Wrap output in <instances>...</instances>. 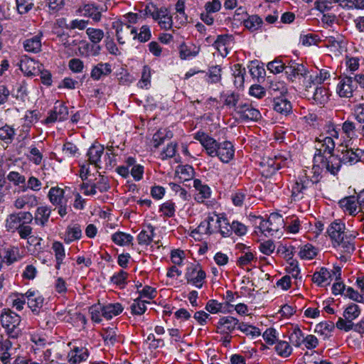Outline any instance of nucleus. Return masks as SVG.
I'll return each instance as SVG.
<instances>
[{
  "label": "nucleus",
  "instance_id": "obj_1",
  "mask_svg": "<svg viewBox=\"0 0 364 364\" xmlns=\"http://www.w3.org/2000/svg\"><path fill=\"white\" fill-rule=\"evenodd\" d=\"M33 220V215L28 211H20L9 215L5 221V228L8 232H18L21 239L31 237L33 228L29 225Z\"/></svg>",
  "mask_w": 364,
  "mask_h": 364
},
{
  "label": "nucleus",
  "instance_id": "obj_2",
  "mask_svg": "<svg viewBox=\"0 0 364 364\" xmlns=\"http://www.w3.org/2000/svg\"><path fill=\"white\" fill-rule=\"evenodd\" d=\"M231 224L227 218L218 214H212L198 227V232L212 234L218 231L222 236L228 237L232 234Z\"/></svg>",
  "mask_w": 364,
  "mask_h": 364
},
{
  "label": "nucleus",
  "instance_id": "obj_3",
  "mask_svg": "<svg viewBox=\"0 0 364 364\" xmlns=\"http://www.w3.org/2000/svg\"><path fill=\"white\" fill-rule=\"evenodd\" d=\"M141 18V16L136 13L129 12L123 16L122 21H114L113 28L116 29L117 39L119 43L124 44L127 38L129 37L133 24H136Z\"/></svg>",
  "mask_w": 364,
  "mask_h": 364
},
{
  "label": "nucleus",
  "instance_id": "obj_4",
  "mask_svg": "<svg viewBox=\"0 0 364 364\" xmlns=\"http://www.w3.org/2000/svg\"><path fill=\"white\" fill-rule=\"evenodd\" d=\"M145 14L156 21L161 29L170 30L173 25V16L166 7H157L154 4L146 5Z\"/></svg>",
  "mask_w": 364,
  "mask_h": 364
},
{
  "label": "nucleus",
  "instance_id": "obj_5",
  "mask_svg": "<svg viewBox=\"0 0 364 364\" xmlns=\"http://www.w3.org/2000/svg\"><path fill=\"white\" fill-rule=\"evenodd\" d=\"M0 321L10 337L15 338L21 333V317L11 310L4 309L0 316Z\"/></svg>",
  "mask_w": 364,
  "mask_h": 364
},
{
  "label": "nucleus",
  "instance_id": "obj_6",
  "mask_svg": "<svg viewBox=\"0 0 364 364\" xmlns=\"http://www.w3.org/2000/svg\"><path fill=\"white\" fill-rule=\"evenodd\" d=\"M264 235H273L282 228H284V222L282 215L278 213H271L267 220H262L259 226Z\"/></svg>",
  "mask_w": 364,
  "mask_h": 364
},
{
  "label": "nucleus",
  "instance_id": "obj_7",
  "mask_svg": "<svg viewBox=\"0 0 364 364\" xmlns=\"http://www.w3.org/2000/svg\"><path fill=\"white\" fill-rule=\"evenodd\" d=\"M185 277L188 283L200 289L205 282L206 274L199 264H191L187 267Z\"/></svg>",
  "mask_w": 364,
  "mask_h": 364
},
{
  "label": "nucleus",
  "instance_id": "obj_8",
  "mask_svg": "<svg viewBox=\"0 0 364 364\" xmlns=\"http://www.w3.org/2000/svg\"><path fill=\"white\" fill-rule=\"evenodd\" d=\"M346 150L341 152V163L346 165H353L362 160L363 152L355 142L345 144Z\"/></svg>",
  "mask_w": 364,
  "mask_h": 364
},
{
  "label": "nucleus",
  "instance_id": "obj_9",
  "mask_svg": "<svg viewBox=\"0 0 364 364\" xmlns=\"http://www.w3.org/2000/svg\"><path fill=\"white\" fill-rule=\"evenodd\" d=\"M314 162L320 164L322 168H325L333 175L337 173L342 164L341 158L333 154L326 156H314Z\"/></svg>",
  "mask_w": 364,
  "mask_h": 364
},
{
  "label": "nucleus",
  "instance_id": "obj_10",
  "mask_svg": "<svg viewBox=\"0 0 364 364\" xmlns=\"http://www.w3.org/2000/svg\"><path fill=\"white\" fill-rule=\"evenodd\" d=\"M194 139L200 143L208 156L215 157L216 149L220 143L214 138L204 132H198L194 134Z\"/></svg>",
  "mask_w": 364,
  "mask_h": 364
},
{
  "label": "nucleus",
  "instance_id": "obj_11",
  "mask_svg": "<svg viewBox=\"0 0 364 364\" xmlns=\"http://www.w3.org/2000/svg\"><path fill=\"white\" fill-rule=\"evenodd\" d=\"M356 89L354 78L348 76L341 77L336 87V92L341 97L350 98L353 97Z\"/></svg>",
  "mask_w": 364,
  "mask_h": 364
},
{
  "label": "nucleus",
  "instance_id": "obj_12",
  "mask_svg": "<svg viewBox=\"0 0 364 364\" xmlns=\"http://www.w3.org/2000/svg\"><path fill=\"white\" fill-rule=\"evenodd\" d=\"M236 113L244 121H257L261 117L260 112L249 103H240L236 108Z\"/></svg>",
  "mask_w": 364,
  "mask_h": 364
},
{
  "label": "nucleus",
  "instance_id": "obj_13",
  "mask_svg": "<svg viewBox=\"0 0 364 364\" xmlns=\"http://www.w3.org/2000/svg\"><path fill=\"white\" fill-rule=\"evenodd\" d=\"M106 10L107 7L104 9L95 4H87L79 7L77 12L82 14L85 17L92 18L95 22H99L101 20L102 13Z\"/></svg>",
  "mask_w": 364,
  "mask_h": 364
},
{
  "label": "nucleus",
  "instance_id": "obj_14",
  "mask_svg": "<svg viewBox=\"0 0 364 364\" xmlns=\"http://www.w3.org/2000/svg\"><path fill=\"white\" fill-rule=\"evenodd\" d=\"M68 107L58 101L55 103L53 110L46 119V122L48 124L56 121H64L68 119Z\"/></svg>",
  "mask_w": 364,
  "mask_h": 364
},
{
  "label": "nucleus",
  "instance_id": "obj_15",
  "mask_svg": "<svg viewBox=\"0 0 364 364\" xmlns=\"http://www.w3.org/2000/svg\"><path fill=\"white\" fill-rule=\"evenodd\" d=\"M240 321L235 317L228 316L220 318L216 325L218 333H231L235 328L238 329Z\"/></svg>",
  "mask_w": 364,
  "mask_h": 364
},
{
  "label": "nucleus",
  "instance_id": "obj_16",
  "mask_svg": "<svg viewBox=\"0 0 364 364\" xmlns=\"http://www.w3.org/2000/svg\"><path fill=\"white\" fill-rule=\"evenodd\" d=\"M318 143L316 146V153L314 156H326L333 154L336 142L331 137L320 136L317 140Z\"/></svg>",
  "mask_w": 364,
  "mask_h": 364
},
{
  "label": "nucleus",
  "instance_id": "obj_17",
  "mask_svg": "<svg viewBox=\"0 0 364 364\" xmlns=\"http://www.w3.org/2000/svg\"><path fill=\"white\" fill-rule=\"evenodd\" d=\"M287 77L291 80L294 81L296 79L300 80L301 78H304V80L308 79V70L302 64L292 63L290 65H287L285 71Z\"/></svg>",
  "mask_w": 364,
  "mask_h": 364
},
{
  "label": "nucleus",
  "instance_id": "obj_18",
  "mask_svg": "<svg viewBox=\"0 0 364 364\" xmlns=\"http://www.w3.org/2000/svg\"><path fill=\"white\" fill-rule=\"evenodd\" d=\"M216 151L215 156H218L223 163L230 162L235 155L234 146L232 143L228 141L220 143Z\"/></svg>",
  "mask_w": 364,
  "mask_h": 364
},
{
  "label": "nucleus",
  "instance_id": "obj_19",
  "mask_svg": "<svg viewBox=\"0 0 364 364\" xmlns=\"http://www.w3.org/2000/svg\"><path fill=\"white\" fill-rule=\"evenodd\" d=\"M27 300L28 307L33 312L38 313L43 306L44 299L38 291L28 290L23 295Z\"/></svg>",
  "mask_w": 364,
  "mask_h": 364
},
{
  "label": "nucleus",
  "instance_id": "obj_20",
  "mask_svg": "<svg viewBox=\"0 0 364 364\" xmlns=\"http://www.w3.org/2000/svg\"><path fill=\"white\" fill-rule=\"evenodd\" d=\"M104 153V146L100 144H92L87 154L90 164H94L96 167L101 168L102 161L101 156Z\"/></svg>",
  "mask_w": 364,
  "mask_h": 364
},
{
  "label": "nucleus",
  "instance_id": "obj_21",
  "mask_svg": "<svg viewBox=\"0 0 364 364\" xmlns=\"http://www.w3.org/2000/svg\"><path fill=\"white\" fill-rule=\"evenodd\" d=\"M112 72V65L108 63H99L93 66L90 72V77L94 80H99L108 76Z\"/></svg>",
  "mask_w": 364,
  "mask_h": 364
},
{
  "label": "nucleus",
  "instance_id": "obj_22",
  "mask_svg": "<svg viewBox=\"0 0 364 364\" xmlns=\"http://www.w3.org/2000/svg\"><path fill=\"white\" fill-rule=\"evenodd\" d=\"M193 188L197 192L195 199L198 202L203 203L205 199L210 197L211 191L210 187L203 183L200 179H195L193 181Z\"/></svg>",
  "mask_w": 364,
  "mask_h": 364
},
{
  "label": "nucleus",
  "instance_id": "obj_23",
  "mask_svg": "<svg viewBox=\"0 0 364 364\" xmlns=\"http://www.w3.org/2000/svg\"><path fill=\"white\" fill-rule=\"evenodd\" d=\"M14 348L11 341L6 339H1L0 341V360L4 364H9Z\"/></svg>",
  "mask_w": 364,
  "mask_h": 364
},
{
  "label": "nucleus",
  "instance_id": "obj_24",
  "mask_svg": "<svg viewBox=\"0 0 364 364\" xmlns=\"http://www.w3.org/2000/svg\"><path fill=\"white\" fill-rule=\"evenodd\" d=\"M232 42V36L228 35L218 36L214 43L215 48L218 50L219 53L225 57L228 53V48Z\"/></svg>",
  "mask_w": 364,
  "mask_h": 364
},
{
  "label": "nucleus",
  "instance_id": "obj_25",
  "mask_svg": "<svg viewBox=\"0 0 364 364\" xmlns=\"http://www.w3.org/2000/svg\"><path fill=\"white\" fill-rule=\"evenodd\" d=\"M308 177L306 176V179L299 178V181H296L292 186L291 197L294 200H299L303 198L304 191L308 188L309 184Z\"/></svg>",
  "mask_w": 364,
  "mask_h": 364
},
{
  "label": "nucleus",
  "instance_id": "obj_26",
  "mask_svg": "<svg viewBox=\"0 0 364 364\" xmlns=\"http://www.w3.org/2000/svg\"><path fill=\"white\" fill-rule=\"evenodd\" d=\"M344 230L345 224L336 220L332 223L328 228V233L334 242L336 241L343 240V237H346Z\"/></svg>",
  "mask_w": 364,
  "mask_h": 364
},
{
  "label": "nucleus",
  "instance_id": "obj_27",
  "mask_svg": "<svg viewBox=\"0 0 364 364\" xmlns=\"http://www.w3.org/2000/svg\"><path fill=\"white\" fill-rule=\"evenodd\" d=\"M88 350L85 348L75 347L68 355V362L70 364H77L87 360Z\"/></svg>",
  "mask_w": 364,
  "mask_h": 364
},
{
  "label": "nucleus",
  "instance_id": "obj_28",
  "mask_svg": "<svg viewBox=\"0 0 364 364\" xmlns=\"http://www.w3.org/2000/svg\"><path fill=\"white\" fill-rule=\"evenodd\" d=\"M330 77V73L327 69H321L318 73L308 76L306 82H304L306 89L311 87V84L316 85L323 83Z\"/></svg>",
  "mask_w": 364,
  "mask_h": 364
},
{
  "label": "nucleus",
  "instance_id": "obj_29",
  "mask_svg": "<svg viewBox=\"0 0 364 364\" xmlns=\"http://www.w3.org/2000/svg\"><path fill=\"white\" fill-rule=\"evenodd\" d=\"M38 204L36 196L34 195H23L18 197L14 202V206L16 209H23L26 207L33 208Z\"/></svg>",
  "mask_w": 364,
  "mask_h": 364
},
{
  "label": "nucleus",
  "instance_id": "obj_30",
  "mask_svg": "<svg viewBox=\"0 0 364 364\" xmlns=\"http://www.w3.org/2000/svg\"><path fill=\"white\" fill-rule=\"evenodd\" d=\"M273 109L277 112L287 115L291 112V102L283 97H276L273 100Z\"/></svg>",
  "mask_w": 364,
  "mask_h": 364
},
{
  "label": "nucleus",
  "instance_id": "obj_31",
  "mask_svg": "<svg viewBox=\"0 0 364 364\" xmlns=\"http://www.w3.org/2000/svg\"><path fill=\"white\" fill-rule=\"evenodd\" d=\"M23 48L26 51L37 53L41 50V35H36L26 39L23 43Z\"/></svg>",
  "mask_w": 364,
  "mask_h": 364
},
{
  "label": "nucleus",
  "instance_id": "obj_32",
  "mask_svg": "<svg viewBox=\"0 0 364 364\" xmlns=\"http://www.w3.org/2000/svg\"><path fill=\"white\" fill-rule=\"evenodd\" d=\"M51 210L46 205L38 207L33 216V220L37 225L44 226L48 221L50 216Z\"/></svg>",
  "mask_w": 364,
  "mask_h": 364
},
{
  "label": "nucleus",
  "instance_id": "obj_33",
  "mask_svg": "<svg viewBox=\"0 0 364 364\" xmlns=\"http://www.w3.org/2000/svg\"><path fill=\"white\" fill-rule=\"evenodd\" d=\"M20 69L25 75L33 76L40 71V65L32 59H26L21 61Z\"/></svg>",
  "mask_w": 364,
  "mask_h": 364
},
{
  "label": "nucleus",
  "instance_id": "obj_34",
  "mask_svg": "<svg viewBox=\"0 0 364 364\" xmlns=\"http://www.w3.org/2000/svg\"><path fill=\"white\" fill-rule=\"evenodd\" d=\"M358 201L355 196L346 197L340 200V206L345 212H348L350 215H355L359 211L358 209Z\"/></svg>",
  "mask_w": 364,
  "mask_h": 364
},
{
  "label": "nucleus",
  "instance_id": "obj_35",
  "mask_svg": "<svg viewBox=\"0 0 364 364\" xmlns=\"http://www.w3.org/2000/svg\"><path fill=\"white\" fill-rule=\"evenodd\" d=\"M82 236V230L80 226L77 224L68 225L66 228L64 241L69 244L74 240L80 239Z\"/></svg>",
  "mask_w": 364,
  "mask_h": 364
},
{
  "label": "nucleus",
  "instance_id": "obj_36",
  "mask_svg": "<svg viewBox=\"0 0 364 364\" xmlns=\"http://www.w3.org/2000/svg\"><path fill=\"white\" fill-rule=\"evenodd\" d=\"M200 52V48L195 45L183 43L179 47V55L182 60H187L196 57Z\"/></svg>",
  "mask_w": 364,
  "mask_h": 364
},
{
  "label": "nucleus",
  "instance_id": "obj_37",
  "mask_svg": "<svg viewBox=\"0 0 364 364\" xmlns=\"http://www.w3.org/2000/svg\"><path fill=\"white\" fill-rule=\"evenodd\" d=\"M64 194V189L58 187H52L48 192V198L50 203L54 205L64 203H67Z\"/></svg>",
  "mask_w": 364,
  "mask_h": 364
},
{
  "label": "nucleus",
  "instance_id": "obj_38",
  "mask_svg": "<svg viewBox=\"0 0 364 364\" xmlns=\"http://www.w3.org/2000/svg\"><path fill=\"white\" fill-rule=\"evenodd\" d=\"M331 274L325 267H321L319 271L316 272L312 276V281L319 286H324L330 283Z\"/></svg>",
  "mask_w": 364,
  "mask_h": 364
},
{
  "label": "nucleus",
  "instance_id": "obj_39",
  "mask_svg": "<svg viewBox=\"0 0 364 364\" xmlns=\"http://www.w3.org/2000/svg\"><path fill=\"white\" fill-rule=\"evenodd\" d=\"M112 241L119 246H127L132 243L134 237L130 234L117 231L112 235Z\"/></svg>",
  "mask_w": 364,
  "mask_h": 364
},
{
  "label": "nucleus",
  "instance_id": "obj_40",
  "mask_svg": "<svg viewBox=\"0 0 364 364\" xmlns=\"http://www.w3.org/2000/svg\"><path fill=\"white\" fill-rule=\"evenodd\" d=\"M123 309L119 303L109 304L102 306V316L107 319H111L113 316L121 314Z\"/></svg>",
  "mask_w": 364,
  "mask_h": 364
},
{
  "label": "nucleus",
  "instance_id": "obj_41",
  "mask_svg": "<svg viewBox=\"0 0 364 364\" xmlns=\"http://www.w3.org/2000/svg\"><path fill=\"white\" fill-rule=\"evenodd\" d=\"M131 35H133L134 39H137L140 42H146L151 37L150 28L147 25L142 26L139 33L136 28H132L129 36Z\"/></svg>",
  "mask_w": 364,
  "mask_h": 364
},
{
  "label": "nucleus",
  "instance_id": "obj_42",
  "mask_svg": "<svg viewBox=\"0 0 364 364\" xmlns=\"http://www.w3.org/2000/svg\"><path fill=\"white\" fill-rule=\"evenodd\" d=\"M243 24L250 31L254 32L261 28L263 21L259 16L252 15L243 21Z\"/></svg>",
  "mask_w": 364,
  "mask_h": 364
},
{
  "label": "nucleus",
  "instance_id": "obj_43",
  "mask_svg": "<svg viewBox=\"0 0 364 364\" xmlns=\"http://www.w3.org/2000/svg\"><path fill=\"white\" fill-rule=\"evenodd\" d=\"M154 235V228L151 225L147 226V230H142L137 236L138 243L141 245H148L151 243Z\"/></svg>",
  "mask_w": 364,
  "mask_h": 364
},
{
  "label": "nucleus",
  "instance_id": "obj_44",
  "mask_svg": "<svg viewBox=\"0 0 364 364\" xmlns=\"http://www.w3.org/2000/svg\"><path fill=\"white\" fill-rule=\"evenodd\" d=\"M52 250L55 253L56 259L55 268L59 269L64 258L65 257L64 246L60 242L55 241L52 245Z\"/></svg>",
  "mask_w": 364,
  "mask_h": 364
},
{
  "label": "nucleus",
  "instance_id": "obj_45",
  "mask_svg": "<svg viewBox=\"0 0 364 364\" xmlns=\"http://www.w3.org/2000/svg\"><path fill=\"white\" fill-rule=\"evenodd\" d=\"M194 173V170L189 165H180L176 167L175 174L180 180L186 181L190 180Z\"/></svg>",
  "mask_w": 364,
  "mask_h": 364
},
{
  "label": "nucleus",
  "instance_id": "obj_46",
  "mask_svg": "<svg viewBox=\"0 0 364 364\" xmlns=\"http://www.w3.org/2000/svg\"><path fill=\"white\" fill-rule=\"evenodd\" d=\"M232 72V75L235 77V85L237 87H242L245 82V75L246 73L245 68H242L240 64H235L233 65Z\"/></svg>",
  "mask_w": 364,
  "mask_h": 364
},
{
  "label": "nucleus",
  "instance_id": "obj_47",
  "mask_svg": "<svg viewBox=\"0 0 364 364\" xmlns=\"http://www.w3.org/2000/svg\"><path fill=\"white\" fill-rule=\"evenodd\" d=\"M4 261L8 265L13 264L20 259L19 250L16 247H11L4 250Z\"/></svg>",
  "mask_w": 364,
  "mask_h": 364
},
{
  "label": "nucleus",
  "instance_id": "obj_48",
  "mask_svg": "<svg viewBox=\"0 0 364 364\" xmlns=\"http://www.w3.org/2000/svg\"><path fill=\"white\" fill-rule=\"evenodd\" d=\"M333 246L338 247L344 253L350 254L354 250L353 243L346 236L343 240H340L333 242Z\"/></svg>",
  "mask_w": 364,
  "mask_h": 364
},
{
  "label": "nucleus",
  "instance_id": "obj_49",
  "mask_svg": "<svg viewBox=\"0 0 364 364\" xmlns=\"http://www.w3.org/2000/svg\"><path fill=\"white\" fill-rule=\"evenodd\" d=\"M342 130L346 134L347 140L345 141V144L355 142L352 139L355 136V126L353 122L347 120L343 123Z\"/></svg>",
  "mask_w": 364,
  "mask_h": 364
},
{
  "label": "nucleus",
  "instance_id": "obj_50",
  "mask_svg": "<svg viewBox=\"0 0 364 364\" xmlns=\"http://www.w3.org/2000/svg\"><path fill=\"white\" fill-rule=\"evenodd\" d=\"M329 97L328 91L323 87H317L314 92L313 98L318 105H324Z\"/></svg>",
  "mask_w": 364,
  "mask_h": 364
},
{
  "label": "nucleus",
  "instance_id": "obj_51",
  "mask_svg": "<svg viewBox=\"0 0 364 364\" xmlns=\"http://www.w3.org/2000/svg\"><path fill=\"white\" fill-rule=\"evenodd\" d=\"M146 303H149L146 299H141V298L134 299L130 306L132 314L134 315H142L146 310Z\"/></svg>",
  "mask_w": 364,
  "mask_h": 364
},
{
  "label": "nucleus",
  "instance_id": "obj_52",
  "mask_svg": "<svg viewBox=\"0 0 364 364\" xmlns=\"http://www.w3.org/2000/svg\"><path fill=\"white\" fill-rule=\"evenodd\" d=\"M299 255L302 259H312L316 255V250L312 245L306 244L300 247Z\"/></svg>",
  "mask_w": 364,
  "mask_h": 364
},
{
  "label": "nucleus",
  "instance_id": "obj_53",
  "mask_svg": "<svg viewBox=\"0 0 364 364\" xmlns=\"http://www.w3.org/2000/svg\"><path fill=\"white\" fill-rule=\"evenodd\" d=\"M275 350L279 356L287 358L291 354L292 348L288 342L280 341L277 343Z\"/></svg>",
  "mask_w": 364,
  "mask_h": 364
},
{
  "label": "nucleus",
  "instance_id": "obj_54",
  "mask_svg": "<svg viewBox=\"0 0 364 364\" xmlns=\"http://www.w3.org/2000/svg\"><path fill=\"white\" fill-rule=\"evenodd\" d=\"M101 335L107 346H113L117 341V331L114 328L104 329Z\"/></svg>",
  "mask_w": 364,
  "mask_h": 364
},
{
  "label": "nucleus",
  "instance_id": "obj_55",
  "mask_svg": "<svg viewBox=\"0 0 364 364\" xmlns=\"http://www.w3.org/2000/svg\"><path fill=\"white\" fill-rule=\"evenodd\" d=\"M360 314V307L355 304H350L343 311V317L348 321H353Z\"/></svg>",
  "mask_w": 364,
  "mask_h": 364
},
{
  "label": "nucleus",
  "instance_id": "obj_56",
  "mask_svg": "<svg viewBox=\"0 0 364 364\" xmlns=\"http://www.w3.org/2000/svg\"><path fill=\"white\" fill-rule=\"evenodd\" d=\"M269 90L271 95H284L287 92V87L284 82L272 81L269 85Z\"/></svg>",
  "mask_w": 364,
  "mask_h": 364
},
{
  "label": "nucleus",
  "instance_id": "obj_57",
  "mask_svg": "<svg viewBox=\"0 0 364 364\" xmlns=\"http://www.w3.org/2000/svg\"><path fill=\"white\" fill-rule=\"evenodd\" d=\"M86 33L90 41L95 44L99 43L104 38V31L99 28H88Z\"/></svg>",
  "mask_w": 364,
  "mask_h": 364
},
{
  "label": "nucleus",
  "instance_id": "obj_58",
  "mask_svg": "<svg viewBox=\"0 0 364 364\" xmlns=\"http://www.w3.org/2000/svg\"><path fill=\"white\" fill-rule=\"evenodd\" d=\"M151 68L147 65L144 66L143 70L141 73V80L138 82V86L142 89L143 88L147 89L151 83Z\"/></svg>",
  "mask_w": 364,
  "mask_h": 364
},
{
  "label": "nucleus",
  "instance_id": "obj_59",
  "mask_svg": "<svg viewBox=\"0 0 364 364\" xmlns=\"http://www.w3.org/2000/svg\"><path fill=\"white\" fill-rule=\"evenodd\" d=\"M244 249H247V251L244 252V255L240 256L237 259V264L240 267H244L250 264L253 260H256V258L254 254L250 251V247H245L243 245H240Z\"/></svg>",
  "mask_w": 364,
  "mask_h": 364
},
{
  "label": "nucleus",
  "instance_id": "obj_60",
  "mask_svg": "<svg viewBox=\"0 0 364 364\" xmlns=\"http://www.w3.org/2000/svg\"><path fill=\"white\" fill-rule=\"evenodd\" d=\"M287 66V65H286L284 63L278 58H276L274 60L268 63L267 65L268 70L274 74L280 73L284 70L286 71Z\"/></svg>",
  "mask_w": 364,
  "mask_h": 364
},
{
  "label": "nucleus",
  "instance_id": "obj_61",
  "mask_svg": "<svg viewBox=\"0 0 364 364\" xmlns=\"http://www.w3.org/2000/svg\"><path fill=\"white\" fill-rule=\"evenodd\" d=\"M323 168L320 164L314 163L311 170L312 176H309V183L317 185L321 181Z\"/></svg>",
  "mask_w": 364,
  "mask_h": 364
},
{
  "label": "nucleus",
  "instance_id": "obj_62",
  "mask_svg": "<svg viewBox=\"0 0 364 364\" xmlns=\"http://www.w3.org/2000/svg\"><path fill=\"white\" fill-rule=\"evenodd\" d=\"M28 154H26L28 159L33 161L36 165H39L43 159V155L35 146H31L28 148Z\"/></svg>",
  "mask_w": 364,
  "mask_h": 364
},
{
  "label": "nucleus",
  "instance_id": "obj_63",
  "mask_svg": "<svg viewBox=\"0 0 364 364\" xmlns=\"http://www.w3.org/2000/svg\"><path fill=\"white\" fill-rule=\"evenodd\" d=\"M127 276L128 274L126 272L120 270L111 277V282L120 288H124L127 284Z\"/></svg>",
  "mask_w": 364,
  "mask_h": 364
},
{
  "label": "nucleus",
  "instance_id": "obj_64",
  "mask_svg": "<svg viewBox=\"0 0 364 364\" xmlns=\"http://www.w3.org/2000/svg\"><path fill=\"white\" fill-rule=\"evenodd\" d=\"M304 333L299 328H294L289 336L291 342L296 347H299L304 343Z\"/></svg>",
  "mask_w": 364,
  "mask_h": 364
}]
</instances>
